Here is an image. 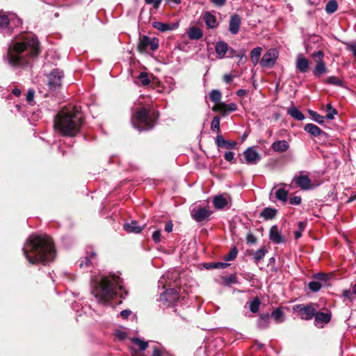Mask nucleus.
<instances>
[{"label": "nucleus", "mask_w": 356, "mask_h": 356, "mask_svg": "<svg viewBox=\"0 0 356 356\" xmlns=\"http://www.w3.org/2000/svg\"><path fill=\"white\" fill-rule=\"evenodd\" d=\"M23 252L31 264H46L52 261L56 255L52 240L47 235H31L23 248Z\"/></svg>", "instance_id": "obj_1"}, {"label": "nucleus", "mask_w": 356, "mask_h": 356, "mask_svg": "<svg viewBox=\"0 0 356 356\" xmlns=\"http://www.w3.org/2000/svg\"><path fill=\"white\" fill-rule=\"evenodd\" d=\"M40 52L37 38H26L22 41L12 42L8 47L6 59L12 67H22L27 65Z\"/></svg>", "instance_id": "obj_2"}, {"label": "nucleus", "mask_w": 356, "mask_h": 356, "mask_svg": "<svg viewBox=\"0 0 356 356\" xmlns=\"http://www.w3.org/2000/svg\"><path fill=\"white\" fill-rule=\"evenodd\" d=\"M91 288L92 293L102 304L108 302L118 291L124 290L122 280L115 274L92 277Z\"/></svg>", "instance_id": "obj_3"}, {"label": "nucleus", "mask_w": 356, "mask_h": 356, "mask_svg": "<svg viewBox=\"0 0 356 356\" xmlns=\"http://www.w3.org/2000/svg\"><path fill=\"white\" fill-rule=\"evenodd\" d=\"M83 123V116L77 106L63 108L56 115L54 128L63 136H74Z\"/></svg>", "instance_id": "obj_4"}, {"label": "nucleus", "mask_w": 356, "mask_h": 356, "mask_svg": "<svg viewBox=\"0 0 356 356\" xmlns=\"http://www.w3.org/2000/svg\"><path fill=\"white\" fill-rule=\"evenodd\" d=\"M156 118L154 112L145 108H141L132 116L131 120L134 127L139 131H147L154 127Z\"/></svg>", "instance_id": "obj_5"}, {"label": "nucleus", "mask_w": 356, "mask_h": 356, "mask_svg": "<svg viewBox=\"0 0 356 356\" xmlns=\"http://www.w3.org/2000/svg\"><path fill=\"white\" fill-rule=\"evenodd\" d=\"M22 24V20L14 14L9 15H5L0 11V29L5 30L6 33L10 34L14 26Z\"/></svg>", "instance_id": "obj_6"}, {"label": "nucleus", "mask_w": 356, "mask_h": 356, "mask_svg": "<svg viewBox=\"0 0 356 356\" xmlns=\"http://www.w3.org/2000/svg\"><path fill=\"white\" fill-rule=\"evenodd\" d=\"M159 46L157 38H150L147 35L140 36L137 49L140 53H147L149 50L156 51Z\"/></svg>", "instance_id": "obj_7"}, {"label": "nucleus", "mask_w": 356, "mask_h": 356, "mask_svg": "<svg viewBox=\"0 0 356 356\" xmlns=\"http://www.w3.org/2000/svg\"><path fill=\"white\" fill-rule=\"evenodd\" d=\"M64 73L59 69H54L47 76L48 86L51 90H58L62 84Z\"/></svg>", "instance_id": "obj_8"}, {"label": "nucleus", "mask_w": 356, "mask_h": 356, "mask_svg": "<svg viewBox=\"0 0 356 356\" xmlns=\"http://www.w3.org/2000/svg\"><path fill=\"white\" fill-rule=\"evenodd\" d=\"M179 299V293L174 289H170L160 295L159 300L165 307H170L177 302Z\"/></svg>", "instance_id": "obj_9"}, {"label": "nucleus", "mask_w": 356, "mask_h": 356, "mask_svg": "<svg viewBox=\"0 0 356 356\" xmlns=\"http://www.w3.org/2000/svg\"><path fill=\"white\" fill-rule=\"evenodd\" d=\"M293 310L297 312L298 315L302 320H311L316 314V309L310 305H297L293 307Z\"/></svg>", "instance_id": "obj_10"}, {"label": "nucleus", "mask_w": 356, "mask_h": 356, "mask_svg": "<svg viewBox=\"0 0 356 356\" xmlns=\"http://www.w3.org/2000/svg\"><path fill=\"white\" fill-rule=\"evenodd\" d=\"M278 57V52L275 49H268L262 56L260 65L263 67H272Z\"/></svg>", "instance_id": "obj_11"}, {"label": "nucleus", "mask_w": 356, "mask_h": 356, "mask_svg": "<svg viewBox=\"0 0 356 356\" xmlns=\"http://www.w3.org/2000/svg\"><path fill=\"white\" fill-rule=\"evenodd\" d=\"M191 214L194 220L200 222L207 219L211 216V211L205 207L197 206L191 209Z\"/></svg>", "instance_id": "obj_12"}, {"label": "nucleus", "mask_w": 356, "mask_h": 356, "mask_svg": "<svg viewBox=\"0 0 356 356\" xmlns=\"http://www.w3.org/2000/svg\"><path fill=\"white\" fill-rule=\"evenodd\" d=\"M244 161L242 162L248 165H254L260 160V155L254 147H250L243 152Z\"/></svg>", "instance_id": "obj_13"}, {"label": "nucleus", "mask_w": 356, "mask_h": 356, "mask_svg": "<svg viewBox=\"0 0 356 356\" xmlns=\"http://www.w3.org/2000/svg\"><path fill=\"white\" fill-rule=\"evenodd\" d=\"M292 181L295 183L298 188L303 191H307L312 188V181L309 177L300 172L299 175H296L293 178Z\"/></svg>", "instance_id": "obj_14"}, {"label": "nucleus", "mask_w": 356, "mask_h": 356, "mask_svg": "<svg viewBox=\"0 0 356 356\" xmlns=\"http://www.w3.org/2000/svg\"><path fill=\"white\" fill-rule=\"evenodd\" d=\"M238 108L236 103L225 104V102H220L213 106L212 110L214 112L220 113L222 115H227L232 112L236 111Z\"/></svg>", "instance_id": "obj_15"}, {"label": "nucleus", "mask_w": 356, "mask_h": 356, "mask_svg": "<svg viewBox=\"0 0 356 356\" xmlns=\"http://www.w3.org/2000/svg\"><path fill=\"white\" fill-rule=\"evenodd\" d=\"M97 263V254L91 250L87 254L79 260L80 268H89Z\"/></svg>", "instance_id": "obj_16"}, {"label": "nucleus", "mask_w": 356, "mask_h": 356, "mask_svg": "<svg viewBox=\"0 0 356 356\" xmlns=\"http://www.w3.org/2000/svg\"><path fill=\"white\" fill-rule=\"evenodd\" d=\"M202 19L204 22L207 29H214L218 26L217 18L213 12L205 11L202 13Z\"/></svg>", "instance_id": "obj_17"}, {"label": "nucleus", "mask_w": 356, "mask_h": 356, "mask_svg": "<svg viewBox=\"0 0 356 356\" xmlns=\"http://www.w3.org/2000/svg\"><path fill=\"white\" fill-rule=\"evenodd\" d=\"M241 24V19L237 14H234L230 17L229 21V31L233 34L236 35L238 33Z\"/></svg>", "instance_id": "obj_18"}, {"label": "nucleus", "mask_w": 356, "mask_h": 356, "mask_svg": "<svg viewBox=\"0 0 356 356\" xmlns=\"http://www.w3.org/2000/svg\"><path fill=\"white\" fill-rule=\"evenodd\" d=\"M269 239L275 244H280L284 242V238L279 231L277 225H273L270 227Z\"/></svg>", "instance_id": "obj_19"}, {"label": "nucleus", "mask_w": 356, "mask_h": 356, "mask_svg": "<svg viewBox=\"0 0 356 356\" xmlns=\"http://www.w3.org/2000/svg\"><path fill=\"white\" fill-rule=\"evenodd\" d=\"M296 69L301 73H306L309 70V62L302 55L299 54L297 56L296 62Z\"/></svg>", "instance_id": "obj_20"}, {"label": "nucleus", "mask_w": 356, "mask_h": 356, "mask_svg": "<svg viewBox=\"0 0 356 356\" xmlns=\"http://www.w3.org/2000/svg\"><path fill=\"white\" fill-rule=\"evenodd\" d=\"M215 143L218 148L234 149L236 145L234 141L225 140L221 134L217 135Z\"/></svg>", "instance_id": "obj_21"}, {"label": "nucleus", "mask_w": 356, "mask_h": 356, "mask_svg": "<svg viewBox=\"0 0 356 356\" xmlns=\"http://www.w3.org/2000/svg\"><path fill=\"white\" fill-rule=\"evenodd\" d=\"M215 51L217 54V58L218 59H222L225 57L227 52L229 51V46L227 42L219 41L216 44Z\"/></svg>", "instance_id": "obj_22"}, {"label": "nucleus", "mask_w": 356, "mask_h": 356, "mask_svg": "<svg viewBox=\"0 0 356 356\" xmlns=\"http://www.w3.org/2000/svg\"><path fill=\"white\" fill-rule=\"evenodd\" d=\"M314 318L316 325L319 326L321 325L322 326L323 325L327 323L330 321L331 314L330 313L316 312Z\"/></svg>", "instance_id": "obj_23"}, {"label": "nucleus", "mask_w": 356, "mask_h": 356, "mask_svg": "<svg viewBox=\"0 0 356 356\" xmlns=\"http://www.w3.org/2000/svg\"><path fill=\"white\" fill-rule=\"evenodd\" d=\"M271 148L276 152H284L289 149V144L285 140H276L271 145Z\"/></svg>", "instance_id": "obj_24"}, {"label": "nucleus", "mask_w": 356, "mask_h": 356, "mask_svg": "<svg viewBox=\"0 0 356 356\" xmlns=\"http://www.w3.org/2000/svg\"><path fill=\"white\" fill-rule=\"evenodd\" d=\"M304 130L314 137H317L322 134H325V133L323 130H321L318 126L312 123L305 124Z\"/></svg>", "instance_id": "obj_25"}, {"label": "nucleus", "mask_w": 356, "mask_h": 356, "mask_svg": "<svg viewBox=\"0 0 356 356\" xmlns=\"http://www.w3.org/2000/svg\"><path fill=\"white\" fill-rule=\"evenodd\" d=\"M213 206L216 209H222L228 204L227 199L223 195L214 197L213 200Z\"/></svg>", "instance_id": "obj_26"}, {"label": "nucleus", "mask_w": 356, "mask_h": 356, "mask_svg": "<svg viewBox=\"0 0 356 356\" xmlns=\"http://www.w3.org/2000/svg\"><path fill=\"white\" fill-rule=\"evenodd\" d=\"M144 226L138 225V223L136 220H132L129 223H126L124 225V229L129 233H140L143 229Z\"/></svg>", "instance_id": "obj_27"}, {"label": "nucleus", "mask_w": 356, "mask_h": 356, "mask_svg": "<svg viewBox=\"0 0 356 356\" xmlns=\"http://www.w3.org/2000/svg\"><path fill=\"white\" fill-rule=\"evenodd\" d=\"M270 323V316L268 314L259 315L257 326L259 329L263 330L268 327Z\"/></svg>", "instance_id": "obj_28"}, {"label": "nucleus", "mask_w": 356, "mask_h": 356, "mask_svg": "<svg viewBox=\"0 0 356 356\" xmlns=\"http://www.w3.org/2000/svg\"><path fill=\"white\" fill-rule=\"evenodd\" d=\"M277 213V210L271 207H266L261 211L260 216L265 220H273L275 218Z\"/></svg>", "instance_id": "obj_29"}, {"label": "nucleus", "mask_w": 356, "mask_h": 356, "mask_svg": "<svg viewBox=\"0 0 356 356\" xmlns=\"http://www.w3.org/2000/svg\"><path fill=\"white\" fill-rule=\"evenodd\" d=\"M188 36L191 40H199L202 38L203 33L200 28L193 26L188 29Z\"/></svg>", "instance_id": "obj_30"}, {"label": "nucleus", "mask_w": 356, "mask_h": 356, "mask_svg": "<svg viewBox=\"0 0 356 356\" xmlns=\"http://www.w3.org/2000/svg\"><path fill=\"white\" fill-rule=\"evenodd\" d=\"M317 64L315 66L313 74L315 76H320L327 72V69L323 60H316Z\"/></svg>", "instance_id": "obj_31"}, {"label": "nucleus", "mask_w": 356, "mask_h": 356, "mask_svg": "<svg viewBox=\"0 0 356 356\" xmlns=\"http://www.w3.org/2000/svg\"><path fill=\"white\" fill-rule=\"evenodd\" d=\"M287 113L296 120H303L305 115L296 107L291 106L288 109Z\"/></svg>", "instance_id": "obj_32"}, {"label": "nucleus", "mask_w": 356, "mask_h": 356, "mask_svg": "<svg viewBox=\"0 0 356 356\" xmlns=\"http://www.w3.org/2000/svg\"><path fill=\"white\" fill-rule=\"evenodd\" d=\"M261 51L262 49L260 47H255L250 51V58L254 65L258 63Z\"/></svg>", "instance_id": "obj_33"}, {"label": "nucleus", "mask_w": 356, "mask_h": 356, "mask_svg": "<svg viewBox=\"0 0 356 356\" xmlns=\"http://www.w3.org/2000/svg\"><path fill=\"white\" fill-rule=\"evenodd\" d=\"M313 278L316 281L323 284V286L329 285V276L323 273H318L313 275Z\"/></svg>", "instance_id": "obj_34"}, {"label": "nucleus", "mask_w": 356, "mask_h": 356, "mask_svg": "<svg viewBox=\"0 0 356 356\" xmlns=\"http://www.w3.org/2000/svg\"><path fill=\"white\" fill-rule=\"evenodd\" d=\"M271 315L277 323H282L284 321V314L280 308H276Z\"/></svg>", "instance_id": "obj_35"}, {"label": "nucleus", "mask_w": 356, "mask_h": 356, "mask_svg": "<svg viewBox=\"0 0 356 356\" xmlns=\"http://www.w3.org/2000/svg\"><path fill=\"white\" fill-rule=\"evenodd\" d=\"M209 97L211 101L214 102L216 104L215 105H216L221 102L222 93L219 90L213 89L210 92Z\"/></svg>", "instance_id": "obj_36"}, {"label": "nucleus", "mask_w": 356, "mask_h": 356, "mask_svg": "<svg viewBox=\"0 0 356 356\" xmlns=\"http://www.w3.org/2000/svg\"><path fill=\"white\" fill-rule=\"evenodd\" d=\"M152 26L162 32L170 31L172 29V27L170 24L161 22H154L152 24Z\"/></svg>", "instance_id": "obj_37"}, {"label": "nucleus", "mask_w": 356, "mask_h": 356, "mask_svg": "<svg viewBox=\"0 0 356 356\" xmlns=\"http://www.w3.org/2000/svg\"><path fill=\"white\" fill-rule=\"evenodd\" d=\"M220 118L216 115L213 118L211 123V131L216 132L217 135L220 134Z\"/></svg>", "instance_id": "obj_38"}, {"label": "nucleus", "mask_w": 356, "mask_h": 356, "mask_svg": "<svg viewBox=\"0 0 356 356\" xmlns=\"http://www.w3.org/2000/svg\"><path fill=\"white\" fill-rule=\"evenodd\" d=\"M275 197L277 200L286 202L287 201L289 193L284 188H279L276 191Z\"/></svg>", "instance_id": "obj_39"}, {"label": "nucleus", "mask_w": 356, "mask_h": 356, "mask_svg": "<svg viewBox=\"0 0 356 356\" xmlns=\"http://www.w3.org/2000/svg\"><path fill=\"white\" fill-rule=\"evenodd\" d=\"M338 8V3L335 0L329 1L325 6V11L328 14L334 13Z\"/></svg>", "instance_id": "obj_40"}, {"label": "nucleus", "mask_w": 356, "mask_h": 356, "mask_svg": "<svg viewBox=\"0 0 356 356\" xmlns=\"http://www.w3.org/2000/svg\"><path fill=\"white\" fill-rule=\"evenodd\" d=\"M327 114L325 116V119L333 120L334 116L337 115L338 112L336 108H333L331 104H327L326 106Z\"/></svg>", "instance_id": "obj_41"}, {"label": "nucleus", "mask_w": 356, "mask_h": 356, "mask_svg": "<svg viewBox=\"0 0 356 356\" xmlns=\"http://www.w3.org/2000/svg\"><path fill=\"white\" fill-rule=\"evenodd\" d=\"M131 341L132 343L137 345L142 351L145 350L148 347V342L144 341L139 338L133 337L131 339Z\"/></svg>", "instance_id": "obj_42"}, {"label": "nucleus", "mask_w": 356, "mask_h": 356, "mask_svg": "<svg viewBox=\"0 0 356 356\" xmlns=\"http://www.w3.org/2000/svg\"><path fill=\"white\" fill-rule=\"evenodd\" d=\"M267 249L265 246L261 248L260 249L257 250L254 254V259L256 262H259L260 260H261L267 253Z\"/></svg>", "instance_id": "obj_43"}, {"label": "nucleus", "mask_w": 356, "mask_h": 356, "mask_svg": "<svg viewBox=\"0 0 356 356\" xmlns=\"http://www.w3.org/2000/svg\"><path fill=\"white\" fill-rule=\"evenodd\" d=\"M260 305H261V302H260L259 299L257 297L254 298L252 301L250 302V305H249L250 310L252 313L258 312V311L259 309Z\"/></svg>", "instance_id": "obj_44"}, {"label": "nucleus", "mask_w": 356, "mask_h": 356, "mask_svg": "<svg viewBox=\"0 0 356 356\" xmlns=\"http://www.w3.org/2000/svg\"><path fill=\"white\" fill-rule=\"evenodd\" d=\"M323 286V284L316 280L311 281L308 284L309 289L312 292H318Z\"/></svg>", "instance_id": "obj_45"}, {"label": "nucleus", "mask_w": 356, "mask_h": 356, "mask_svg": "<svg viewBox=\"0 0 356 356\" xmlns=\"http://www.w3.org/2000/svg\"><path fill=\"white\" fill-rule=\"evenodd\" d=\"M238 254V250L236 247L234 246L232 247L229 252L224 256V260L227 261H232L234 260Z\"/></svg>", "instance_id": "obj_46"}, {"label": "nucleus", "mask_w": 356, "mask_h": 356, "mask_svg": "<svg viewBox=\"0 0 356 356\" xmlns=\"http://www.w3.org/2000/svg\"><path fill=\"white\" fill-rule=\"evenodd\" d=\"M222 282L225 285L238 283V279L235 275H229L228 276L223 277Z\"/></svg>", "instance_id": "obj_47"}, {"label": "nucleus", "mask_w": 356, "mask_h": 356, "mask_svg": "<svg viewBox=\"0 0 356 356\" xmlns=\"http://www.w3.org/2000/svg\"><path fill=\"white\" fill-rule=\"evenodd\" d=\"M309 114L312 117L313 120L317 123L323 124L325 122V116H322L314 111H309Z\"/></svg>", "instance_id": "obj_48"}, {"label": "nucleus", "mask_w": 356, "mask_h": 356, "mask_svg": "<svg viewBox=\"0 0 356 356\" xmlns=\"http://www.w3.org/2000/svg\"><path fill=\"white\" fill-rule=\"evenodd\" d=\"M138 79L141 82V84L144 86L149 85L150 83V80L147 72H140V74L138 75Z\"/></svg>", "instance_id": "obj_49"}, {"label": "nucleus", "mask_w": 356, "mask_h": 356, "mask_svg": "<svg viewBox=\"0 0 356 356\" xmlns=\"http://www.w3.org/2000/svg\"><path fill=\"white\" fill-rule=\"evenodd\" d=\"M235 56L239 58L238 63L245 64L248 60V57L244 49H240L238 54H235Z\"/></svg>", "instance_id": "obj_50"}, {"label": "nucleus", "mask_w": 356, "mask_h": 356, "mask_svg": "<svg viewBox=\"0 0 356 356\" xmlns=\"http://www.w3.org/2000/svg\"><path fill=\"white\" fill-rule=\"evenodd\" d=\"M306 226V223L302 222V221H300L298 222V230H296L295 232H294V236L296 239L300 238L302 236V233L303 232V230L305 229V227Z\"/></svg>", "instance_id": "obj_51"}, {"label": "nucleus", "mask_w": 356, "mask_h": 356, "mask_svg": "<svg viewBox=\"0 0 356 356\" xmlns=\"http://www.w3.org/2000/svg\"><path fill=\"white\" fill-rule=\"evenodd\" d=\"M327 83L339 86H341L343 85L342 81H341L339 78H337L335 76H329L327 79Z\"/></svg>", "instance_id": "obj_52"}, {"label": "nucleus", "mask_w": 356, "mask_h": 356, "mask_svg": "<svg viewBox=\"0 0 356 356\" xmlns=\"http://www.w3.org/2000/svg\"><path fill=\"white\" fill-rule=\"evenodd\" d=\"M346 49L352 52L354 57L356 58V43L355 42H346Z\"/></svg>", "instance_id": "obj_53"}, {"label": "nucleus", "mask_w": 356, "mask_h": 356, "mask_svg": "<svg viewBox=\"0 0 356 356\" xmlns=\"http://www.w3.org/2000/svg\"><path fill=\"white\" fill-rule=\"evenodd\" d=\"M152 240L156 243H159L161 242V232L160 229H157V230H155L153 233H152Z\"/></svg>", "instance_id": "obj_54"}, {"label": "nucleus", "mask_w": 356, "mask_h": 356, "mask_svg": "<svg viewBox=\"0 0 356 356\" xmlns=\"http://www.w3.org/2000/svg\"><path fill=\"white\" fill-rule=\"evenodd\" d=\"M146 4H152L154 8L158 9L162 2V0H145Z\"/></svg>", "instance_id": "obj_55"}, {"label": "nucleus", "mask_w": 356, "mask_h": 356, "mask_svg": "<svg viewBox=\"0 0 356 356\" xmlns=\"http://www.w3.org/2000/svg\"><path fill=\"white\" fill-rule=\"evenodd\" d=\"M302 199L300 196H293L289 199V203L292 205H299L301 204Z\"/></svg>", "instance_id": "obj_56"}, {"label": "nucleus", "mask_w": 356, "mask_h": 356, "mask_svg": "<svg viewBox=\"0 0 356 356\" xmlns=\"http://www.w3.org/2000/svg\"><path fill=\"white\" fill-rule=\"evenodd\" d=\"M312 57L314 60H316V61L317 60V59H318V60H323V58L324 57V53L323 51H314L312 54Z\"/></svg>", "instance_id": "obj_57"}, {"label": "nucleus", "mask_w": 356, "mask_h": 356, "mask_svg": "<svg viewBox=\"0 0 356 356\" xmlns=\"http://www.w3.org/2000/svg\"><path fill=\"white\" fill-rule=\"evenodd\" d=\"M246 241L248 244H254L257 242V237L252 233L247 234Z\"/></svg>", "instance_id": "obj_58"}, {"label": "nucleus", "mask_w": 356, "mask_h": 356, "mask_svg": "<svg viewBox=\"0 0 356 356\" xmlns=\"http://www.w3.org/2000/svg\"><path fill=\"white\" fill-rule=\"evenodd\" d=\"M225 159L229 162H233L234 160V154L233 152H226L225 154Z\"/></svg>", "instance_id": "obj_59"}, {"label": "nucleus", "mask_w": 356, "mask_h": 356, "mask_svg": "<svg viewBox=\"0 0 356 356\" xmlns=\"http://www.w3.org/2000/svg\"><path fill=\"white\" fill-rule=\"evenodd\" d=\"M34 94H35V92L33 90L30 89L28 90L27 94H26V101L29 103H31L33 101Z\"/></svg>", "instance_id": "obj_60"}, {"label": "nucleus", "mask_w": 356, "mask_h": 356, "mask_svg": "<svg viewBox=\"0 0 356 356\" xmlns=\"http://www.w3.org/2000/svg\"><path fill=\"white\" fill-rule=\"evenodd\" d=\"M217 7H222L225 5L227 0H210Z\"/></svg>", "instance_id": "obj_61"}, {"label": "nucleus", "mask_w": 356, "mask_h": 356, "mask_svg": "<svg viewBox=\"0 0 356 356\" xmlns=\"http://www.w3.org/2000/svg\"><path fill=\"white\" fill-rule=\"evenodd\" d=\"M152 356H163L162 350L157 346H154L153 348Z\"/></svg>", "instance_id": "obj_62"}, {"label": "nucleus", "mask_w": 356, "mask_h": 356, "mask_svg": "<svg viewBox=\"0 0 356 356\" xmlns=\"http://www.w3.org/2000/svg\"><path fill=\"white\" fill-rule=\"evenodd\" d=\"M234 76L231 74H225L223 76V81L227 83H231L233 81Z\"/></svg>", "instance_id": "obj_63"}, {"label": "nucleus", "mask_w": 356, "mask_h": 356, "mask_svg": "<svg viewBox=\"0 0 356 356\" xmlns=\"http://www.w3.org/2000/svg\"><path fill=\"white\" fill-rule=\"evenodd\" d=\"M230 264L228 263H224V262H218L215 263L213 266L215 268H226L228 267Z\"/></svg>", "instance_id": "obj_64"}]
</instances>
